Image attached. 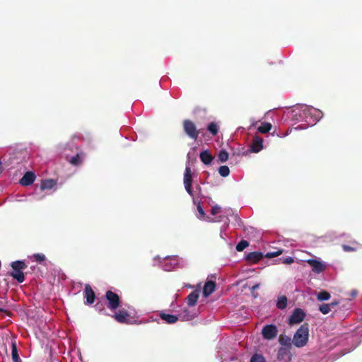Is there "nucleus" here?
<instances>
[{
	"label": "nucleus",
	"mask_w": 362,
	"mask_h": 362,
	"mask_svg": "<svg viewBox=\"0 0 362 362\" xmlns=\"http://www.w3.org/2000/svg\"><path fill=\"white\" fill-rule=\"evenodd\" d=\"M196 158L195 148H191L187 153V163L184 173V186L187 192L192 197L193 204L196 206L197 210L199 214L197 217L202 220L204 218V207L202 206V188L199 185H197L195 189L193 190L192 188V183L195 177H197V173L195 171L192 170V165L194 160Z\"/></svg>",
	"instance_id": "nucleus-1"
},
{
	"label": "nucleus",
	"mask_w": 362,
	"mask_h": 362,
	"mask_svg": "<svg viewBox=\"0 0 362 362\" xmlns=\"http://www.w3.org/2000/svg\"><path fill=\"white\" fill-rule=\"evenodd\" d=\"M322 112L312 106L299 105L293 110V118L297 122H305L308 126H313L322 117Z\"/></svg>",
	"instance_id": "nucleus-2"
},
{
	"label": "nucleus",
	"mask_w": 362,
	"mask_h": 362,
	"mask_svg": "<svg viewBox=\"0 0 362 362\" xmlns=\"http://www.w3.org/2000/svg\"><path fill=\"white\" fill-rule=\"evenodd\" d=\"M153 264L159 267L164 271L170 272L185 267L188 265V262L185 258L177 255L166 256L163 258L156 256L153 258Z\"/></svg>",
	"instance_id": "nucleus-3"
},
{
	"label": "nucleus",
	"mask_w": 362,
	"mask_h": 362,
	"mask_svg": "<svg viewBox=\"0 0 362 362\" xmlns=\"http://www.w3.org/2000/svg\"><path fill=\"white\" fill-rule=\"evenodd\" d=\"M309 338V325L308 323H303L295 332L293 339V344L298 348L305 346Z\"/></svg>",
	"instance_id": "nucleus-4"
},
{
	"label": "nucleus",
	"mask_w": 362,
	"mask_h": 362,
	"mask_svg": "<svg viewBox=\"0 0 362 362\" xmlns=\"http://www.w3.org/2000/svg\"><path fill=\"white\" fill-rule=\"evenodd\" d=\"M12 272L10 275L16 279L18 283H22L25 280V276L23 270L26 268V264L24 261L17 260L14 261L11 264Z\"/></svg>",
	"instance_id": "nucleus-5"
},
{
	"label": "nucleus",
	"mask_w": 362,
	"mask_h": 362,
	"mask_svg": "<svg viewBox=\"0 0 362 362\" xmlns=\"http://www.w3.org/2000/svg\"><path fill=\"white\" fill-rule=\"evenodd\" d=\"M178 315L181 321H191L199 315V311L194 308H182Z\"/></svg>",
	"instance_id": "nucleus-6"
},
{
	"label": "nucleus",
	"mask_w": 362,
	"mask_h": 362,
	"mask_svg": "<svg viewBox=\"0 0 362 362\" xmlns=\"http://www.w3.org/2000/svg\"><path fill=\"white\" fill-rule=\"evenodd\" d=\"M223 211L221 207L215 205L211 206L209 215H205V221L209 222H220L223 221Z\"/></svg>",
	"instance_id": "nucleus-7"
},
{
	"label": "nucleus",
	"mask_w": 362,
	"mask_h": 362,
	"mask_svg": "<svg viewBox=\"0 0 362 362\" xmlns=\"http://www.w3.org/2000/svg\"><path fill=\"white\" fill-rule=\"evenodd\" d=\"M306 316L305 313L301 308H296L288 318V324L293 325L302 322Z\"/></svg>",
	"instance_id": "nucleus-8"
},
{
	"label": "nucleus",
	"mask_w": 362,
	"mask_h": 362,
	"mask_svg": "<svg viewBox=\"0 0 362 362\" xmlns=\"http://www.w3.org/2000/svg\"><path fill=\"white\" fill-rule=\"evenodd\" d=\"M307 263L311 267L312 271L315 274L322 273L327 267V264L325 262L316 259H309L307 260Z\"/></svg>",
	"instance_id": "nucleus-9"
},
{
	"label": "nucleus",
	"mask_w": 362,
	"mask_h": 362,
	"mask_svg": "<svg viewBox=\"0 0 362 362\" xmlns=\"http://www.w3.org/2000/svg\"><path fill=\"white\" fill-rule=\"evenodd\" d=\"M262 334L264 339L272 340L278 334L277 327L274 325H267L263 327Z\"/></svg>",
	"instance_id": "nucleus-10"
},
{
	"label": "nucleus",
	"mask_w": 362,
	"mask_h": 362,
	"mask_svg": "<svg viewBox=\"0 0 362 362\" xmlns=\"http://www.w3.org/2000/svg\"><path fill=\"white\" fill-rule=\"evenodd\" d=\"M105 296L107 301L108 308L114 310L119 306L120 300L119 296L117 293L111 291H107Z\"/></svg>",
	"instance_id": "nucleus-11"
},
{
	"label": "nucleus",
	"mask_w": 362,
	"mask_h": 362,
	"mask_svg": "<svg viewBox=\"0 0 362 362\" xmlns=\"http://www.w3.org/2000/svg\"><path fill=\"white\" fill-rule=\"evenodd\" d=\"M216 274H211L208 276L206 281H205V299L216 290Z\"/></svg>",
	"instance_id": "nucleus-12"
},
{
	"label": "nucleus",
	"mask_w": 362,
	"mask_h": 362,
	"mask_svg": "<svg viewBox=\"0 0 362 362\" xmlns=\"http://www.w3.org/2000/svg\"><path fill=\"white\" fill-rule=\"evenodd\" d=\"M184 129L185 133L192 139H196L197 137L198 132L196 126L191 121L185 120L184 122Z\"/></svg>",
	"instance_id": "nucleus-13"
},
{
	"label": "nucleus",
	"mask_w": 362,
	"mask_h": 362,
	"mask_svg": "<svg viewBox=\"0 0 362 362\" xmlns=\"http://www.w3.org/2000/svg\"><path fill=\"white\" fill-rule=\"evenodd\" d=\"M115 319L120 323L131 324L132 319L125 310H119L117 313L114 315Z\"/></svg>",
	"instance_id": "nucleus-14"
},
{
	"label": "nucleus",
	"mask_w": 362,
	"mask_h": 362,
	"mask_svg": "<svg viewBox=\"0 0 362 362\" xmlns=\"http://www.w3.org/2000/svg\"><path fill=\"white\" fill-rule=\"evenodd\" d=\"M84 298H86L85 304L91 305L94 303L95 299V295L92 289L91 286L89 284L85 285L84 292H83Z\"/></svg>",
	"instance_id": "nucleus-15"
},
{
	"label": "nucleus",
	"mask_w": 362,
	"mask_h": 362,
	"mask_svg": "<svg viewBox=\"0 0 362 362\" xmlns=\"http://www.w3.org/2000/svg\"><path fill=\"white\" fill-rule=\"evenodd\" d=\"M263 149V139L259 136H255L250 144V151L252 153H259Z\"/></svg>",
	"instance_id": "nucleus-16"
},
{
	"label": "nucleus",
	"mask_w": 362,
	"mask_h": 362,
	"mask_svg": "<svg viewBox=\"0 0 362 362\" xmlns=\"http://www.w3.org/2000/svg\"><path fill=\"white\" fill-rule=\"evenodd\" d=\"M199 297V290L195 289L191 293H189L186 298L187 305L190 308L194 307L197 304Z\"/></svg>",
	"instance_id": "nucleus-17"
},
{
	"label": "nucleus",
	"mask_w": 362,
	"mask_h": 362,
	"mask_svg": "<svg viewBox=\"0 0 362 362\" xmlns=\"http://www.w3.org/2000/svg\"><path fill=\"white\" fill-rule=\"evenodd\" d=\"M35 180V175L32 172H26L23 177L20 180V184L23 186H28L32 185Z\"/></svg>",
	"instance_id": "nucleus-18"
},
{
	"label": "nucleus",
	"mask_w": 362,
	"mask_h": 362,
	"mask_svg": "<svg viewBox=\"0 0 362 362\" xmlns=\"http://www.w3.org/2000/svg\"><path fill=\"white\" fill-rule=\"evenodd\" d=\"M277 358L280 361L287 362L291 360V352L288 348L281 347L278 350Z\"/></svg>",
	"instance_id": "nucleus-19"
},
{
	"label": "nucleus",
	"mask_w": 362,
	"mask_h": 362,
	"mask_svg": "<svg viewBox=\"0 0 362 362\" xmlns=\"http://www.w3.org/2000/svg\"><path fill=\"white\" fill-rule=\"evenodd\" d=\"M160 319L164 320L168 324H175L180 320L178 314L177 315H171V314H166L163 312H161L160 313Z\"/></svg>",
	"instance_id": "nucleus-20"
},
{
	"label": "nucleus",
	"mask_w": 362,
	"mask_h": 362,
	"mask_svg": "<svg viewBox=\"0 0 362 362\" xmlns=\"http://www.w3.org/2000/svg\"><path fill=\"white\" fill-rule=\"evenodd\" d=\"M57 185V180L53 179H47L45 180L42 182L40 189L42 191L45 189H54Z\"/></svg>",
	"instance_id": "nucleus-21"
},
{
	"label": "nucleus",
	"mask_w": 362,
	"mask_h": 362,
	"mask_svg": "<svg viewBox=\"0 0 362 362\" xmlns=\"http://www.w3.org/2000/svg\"><path fill=\"white\" fill-rule=\"evenodd\" d=\"M84 158H85L84 153L82 152H80V153H76V155L72 156L69 159V162L71 165L77 166L83 162Z\"/></svg>",
	"instance_id": "nucleus-22"
},
{
	"label": "nucleus",
	"mask_w": 362,
	"mask_h": 362,
	"mask_svg": "<svg viewBox=\"0 0 362 362\" xmlns=\"http://www.w3.org/2000/svg\"><path fill=\"white\" fill-rule=\"evenodd\" d=\"M263 254L259 252H252L247 255V259L252 262H257L261 260Z\"/></svg>",
	"instance_id": "nucleus-23"
},
{
	"label": "nucleus",
	"mask_w": 362,
	"mask_h": 362,
	"mask_svg": "<svg viewBox=\"0 0 362 362\" xmlns=\"http://www.w3.org/2000/svg\"><path fill=\"white\" fill-rule=\"evenodd\" d=\"M219 127V124L218 122H212L208 124L206 129L210 134L215 136L218 134Z\"/></svg>",
	"instance_id": "nucleus-24"
},
{
	"label": "nucleus",
	"mask_w": 362,
	"mask_h": 362,
	"mask_svg": "<svg viewBox=\"0 0 362 362\" xmlns=\"http://www.w3.org/2000/svg\"><path fill=\"white\" fill-rule=\"evenodd\" d=\"M287 306V298L285 296L278 297L276 307L280 310H284Z\"/></svg>",
	"instance_id": "nucleus-25"
},
{
	"label": "nucleus",
	"mask_w": 362,
	"mask_h": 362,
	"mask_svg": "<svg viewBox=\"0 0 362 362\" xmlns=\"http://www.w3.org/2000/svg\"><path fill=\"white\" fill-rule=\"evenodd\" d=\"M272 126L270 123H268V122H264V123H262L259 127H258V131L261 133H263V134H265V133H267L269 132L271 129H272Z\"/></svg>",
	"instance_id": "nucleus-26"
},
{
	"label": "nucleus",
	"mask_w": 362,
	"mask_h": 362,
	"mask_svg": "<svg viewBox=\"0 0 362 362\" xmlns=\"http://www.w3.org/2000/svg\"><path fill=\"white\" fill-rule=\"evenodd\" d=\"M331 296L327 291H320L317 294V299L320 301L328 300Z\"/></svg>",
	"instance_id": "nucleus-27"
},
{
	"label": "nucleus",
	"mask_w": 362,
	"mask_h": 362,
	"mask_svg": "<svg viewBox=\"0 0 362 362\" xmlns=\"http://www.w3.org/2000/svg\"><path fill=\"white\" fill-rule=\"evenodd\" d=\"M218 173L221 177H226L230 174V169L226 165H222L218 168Z\"/></svg>",
	"instance_id": "nucleus-28"
},
{
	"label": "nucleus",
	"mask_w": 362,
	"mask_h": 362,
	"mask_svg": "<svg viewBox=\"0 0 362 362\" xmlns=\"http://www.w3.org/2000/svg\"><path fill=\"white\" fill-rule=\"evenodd\" d=\"M12 359L13 362H19L21 361L17 351V347L14 343L12 344Z\"/></svg>",
	"instance_id": "nucleus-29"
},
{
	"label": "nucleus",
	"mask_w": 362,
	"mask_h": 362,
	"mask_svg": "<svg viewBox=\"0 0 362 362\" xmlns=\"http://www.w3.org/2000/svg\"><path fill=\"white\" fill-rule=\"evenodd\" d=\"M228 153L226 151L221 150L219 151L218 155V161H220L221 163H224L228 160Z\"/></svg>",
	"instance_id": "nucleus-30"
},
{
	"label": "nucleus",
	"mask_w": 362,
	"mask_h": 362,
	"mask_svg": "<svg viewBox=\"0 0 362 362\" xmlns=\"http://www.w3.org/2000/svg\"><path fill=\"white\" fill-rule=\"evenodd\" d=\"M319 310L324 315L328 314L331 311V305L323 303L320 305Z\"/></svg>",
	"instance_id": "nucleus-31"
},
{
	"label": "nucleus",
	"mask_w": 362,
	"mask_h": 362,
	"mask_svg": "<svg viewBox=\"0 0 362 362\" xmlns=\"http://www.w3.org/2000/svg\"><path fill=\"white\" fill-rule=\"evenodd\" d=\"M249 245V243L247 240H241L240 241L238 245H236V250L238 252H241L244 250L246 247H247Z\"/></svg>",
	"instance_id": "nucleus-32"
},
{
	"label": "nucleus",
	"mask_w": 362,
	"mask_h": 362,
	"mask_svg": "<svg viewBox=\"0 0 362 362\" xmlns=\"http://www.w3.org/2000/svg\"><path fill=\"white\" fill-rule=\"evenodd\" d=\"M228 223H226L223 226H222V227L221 228L220 237L221 239H223L224 240H226L228 237L226 233V230L228 228Z\"/></svg>",
	"instance_id": "nucleus-33"
},
{
	"label": "nucleus",
	"mask_w": 362,
	"mask_h": 362,
	"mask_svg": "<svg viewBox=\"0 0 362 362\" xmlns=\"http://www.w3.org/2000/svg\"><path fill=\"white\" fill-rule=\"evenodd\" d=\"M250 362H267L265 358L260 354H254L251 359Z\"/></svg>",
	"instance_id": "nucleus-34"
},
{
	"label": "nucleus",
	"mask_w": 362,
	"mask_h": 362,
	"mask_svg": "<svg viewBox=\"0 0 362 362\" xmlns=\"http://www.w3.org/2000/svg\"><path fill=\"white\" fill-rule=\"evenodd\" d=\"M33 257L37 262L41 263L45 260V255L42 253H36L33 255Z\"/></svg>",
	"instance_id": "nucleus-35"
},
{
	"label": "nucleus",
	"mask_w": 362,
	"mask_h": 362,
	"mask_svg": "<svg viewBox=\"0 0 362 362\" xmlns=\"http://www.w3.org/2000/svg\"><path fill=\"white\" fill-rule=\"evenodd\" d=\"M214 158L209 153L207 150H205V165H209L212 163Z\"/></svg>",
	"instance_id": "nucleus-36"
},
{
	"label": "nucleus",
	"mask_w": 362,
	"mask_h": 362,
	"mask_svg": "<svg viewBox=\"0 0 362 362\" xmlns=\"http://www.w3.org/2000/svg\"><path fill=\"white\" fill-rule=\"evenodd\" d=\"M281 253H282V250H277L276 252H267V255H266V257H267L269 258L275 257H277V256L280 255Z\"/></svg>",
	"instance_id": "nucleus-37"
},
{
	"label": "nucleus",
	"mask_w": 362,
	"mask_h": 362,
	"mask_svg": "<svg viewBox=\"0 0 362 362\" xmlns=\"http://www.w3.org/2000/svg\"><path fill=\"white\" fill-rule=\"evenodd\" d=\"M294 262V259L291 257H287L283 259V263L286 264H290Z\"/></svg>",
	"instance_id": "nucleus-38"
},
{
	"label": "nucleus",
	"mask_w": 362,
	"mask_h": 362,
	"mask_svg": "<svg viewBox=\"0 0 362 362\" xmlns=\"http://www.w3.org/2000/svg\"><path fill=\"white\" fill-rule=\"evenodd\" d=\"M158 322L159 320L157 319V318H154L153 317H149L148 320H146V322Z\"/></svg>",
	"instance_id": "nucleus-39"
},
{
	"label": "nucleus",
	"mask_w": 362,
	"mask_h": 362,
	"mask_svg": "<svg viewBox=\"0 0 362 362\" xmlns=\"http://www.w3.org/2000/svg\"><path fill=\"white\" fill-rule=\"evenodd\" d=\"M199 158H200V160L204 163V149H202V151H200L199 152Z\"/></svg>",
	"instance_id": "nucleus-40"
},
{
	"label": "nucleus",
	"mask_w": 362,
	"mask_h": 362,
	"mask_svg": "<svg viewBox=\"0 0 362 362\" xmlns=\"http://www.w3.org/2000/svg\"><path fill=\"white\" fill-rule=\"evenodd\" d=\"M338 304H339V302L337 300H334V301L329 303V305H331V308L337 306Z\"/></svg>",
	"instance_id": "nucleus-41"
},
{
	"label": "nucleus",
	"mask_w": 362,
	"mask_h": 362,
	"mask_svg": "<svg viewBox=\"0 0 362 362\" xmlns=\"http://www.w3.org/2000/svg\"><path fill=\"white\" fill-rule=\"evenodd\" d=\"M343 247L345 251H350L352 250L349 246H346V245H344Z\"/></svg>",
	"instance_id": "nucleus-42"
},
{
	"label": "nucleus",
	"mask_w": 362,
	"mask_h": 362,
	"mask_svg": "<svg viewBox=\"0 0 362 362\" xmlns=\"http://www.w3.org/2000/svg\"><path fill=\"white\" fill-rule=\"evenodd\" d=\"M259 287V284H257L252 287V290H256Z\"/></svg>",
	"instance_id": "nucleus-43"
},
{
	"label": "nucleus",
	"mask_w": 362,
	"mask_h": 362,
	"mask_svg": "<svg viewBox=\"0 0 362 362\" xmlns=\"http://www.w3.org/2000/svg\"><path fill=\"white\" fill-rule=\"evenodd\" d=\"M235 218L237 220V221H238V226H240V220L239 217L237 215H235Z\"/></svg>",
	"instance_id": "nucleus-44"
},
{
	"label": "nucleus",
	"mask_w": 362,
	"mask_h": 362,
	"mask_svg": "<svg viewBox=\"0 0 362 362\" xmlns=\"http://www.w3.org/2000/svg\"><path fill=\"white\" fill-rule=\"evenodd\" d=\"M184 287H187V288H193V286L189 284H185L184 285Z\"/></svg>",
	"instance_id": "nucleus-45"
},
{
	"label": "nucleus",
	"mask_w": 362,
	"mask_h": 362,
	"mask_svg": "<svg viewBox=\"0 0 362 362\" xmlns=\"http://www.w3.org/2000/svg\"><path fill=\"white\" fill-rule=\"evenodd\" d=\"M356 294H357V293H356V291H351V296H352V297L356 296Z\"/></svg>",
	"instance_id": "nucleus-46"
},
{
	"label": "nucleus",
	"mask_w": 362,
	"mask_h": 362,
	"mask_svg": "<svg viewBox=\"0 0 362 362\" xmlns=\"http://www.w3.org/2000/svg\"><path fill=\"white\" fill-rule=\"evenodd\" d=\"M288 134V131L285 134H283V135H278L279 137H284L286 136H287Z\"/></svg>",
	"instance_id": "nucleus-47"
},
{
	"label": "nucleus",
	"mask_w": 362,
	"mask_h": 362,
	"mask_svg": "<svg viewBox=\"0 0 362 362\" xmlns=\"http://www.w3.org/2000/svg\"><path fill=\"white\" fill-rule=\"evenodd\" d=\"M200 286H201V284H199L197 285V287L200 288Z\"/></svg>",
	"instance_id": "nucleus-48"
},
{
	"label": "nucleus",
	"mask_w": 362,
	"mask_h": 362,
	"mask_svg": "<svg viewBox=\"0 0 362 362\" xmlns=\"http://www.w3.org/2000/svg\"><path fill=\"white\" fill-rule=\"evenodd\" d=\"M296 129H300V127L298 126V127H297Z\"/></svg>",
	"instance_id": "nucleus-49"
},
{
	"label": "nucleus",
	"mask_w": 362,
	"mask_h": 362,
	"mask_svg": "<svg viewBox=\"0 0 362 362\" xmlns=\"http://www.w3.org/2000/svg\"><path fill=\"white\" fill-rule=\"evenodd\" d=\"M280 343L284 344L283 341L281 339Z\"/></svg>",
	"instance_id": "nucleus-50"
}]
</instances>
